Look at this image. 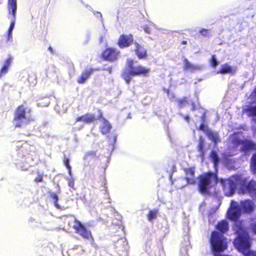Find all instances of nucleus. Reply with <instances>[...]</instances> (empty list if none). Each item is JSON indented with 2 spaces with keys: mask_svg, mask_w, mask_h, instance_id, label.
Here are the masks:
<instances>
[{
  "mask_svg": "<svg viewBox=\"0 0 256 256\" xmlns=\"http://www.w3.org/2000/svg\"><path fill=\"white\" fill-rule=\"evenodd\" d=\"M224 194L232 196L236 188H239L243 193H249L252 197L256 196V182L250 180L247 183L246 178L242 176H235L228 179L221 180Z\"/></svg>",
  "mask_w": 256,
  "mask_h": 256,
  "instance_id": "obj_1",
  "label": "nucleus"
},
{
  "mask_svg": "<svg viewBox=\"0 0 256 256\" xmlns=\"http://www.w3.org/2000/svg\"><path fill=\"white\" fill-rule=\"evenodd\" d=\"M236 223L234 230L238 234V236L234 240V244L238 250L241 252L244 256H256V252L250 250V244L248 232H252L253 234H256V218H252L250 221V227L247 230L239 228Z\"/></svg>",
  "mask_w": 256,
  "mask_h": 256,
  "instance_id": "obj_2",
  "label": "nucleus"
},
{
  "mask_svg": "<svg viewBox=\"0 0 256 256\" xmlns=\"http://www.w3.org/2000/svg\"><path fill=\"white\" fill-rule=\"evenodd\" d=\"M254 202L250 200L241 201L240 205L234 200L232 201L230 207L228 210L227 215L228 218L229 219L235 222L234 228L236 226V223L240 222L241 224H238L239 228L243 229L244 230H246L245 228L243 226V223L237 220L241 214L242 210L246 212H250L254 210Z\"/></svg>",
  "mask_w": 256,
  "mask_h": 256,
  "instance_id": "obj_3",
  "label": "nucleus"
},
{
  "mask_svg": "<svg viewBox=\"0 0 256 256\" xmlns=\"http://www.w3.org/2000/svg\"><path fill=\"white\" fill-rule=\"evenodd\" d=\"M133 60L128 59L126 62V68L122 74V77L128 84L131 80V76L145 75L149 72V69L142 66H134Z\"/></svg>",
  "mask_w": 256,
  "mask_h": 256,
  "instance_id": "obj_4",
  "label": "nucleus"
},
{
  "mask_svg": "<svg viewBox=\"0 0 256 256\" xmlns=\"http://www.w3.org/2000/svg\"><path fill=\"white\" fill-rule=\"evenodd\" d=\"M218 182L216 176L213 174H204L200 176L199 182L200 191L202 194L206 193L209 188L215 186Z\"/></svg>",
  "mask_w": 256,
  "mask_h": 256,
  "instance_id": "obj_5",
  "label": "nucleus"
},
{
  "mask_svg": "<svg viewBox=\"0 0 256 256\" xmlns=\"http://www.w3.org/2000/svg\"><path fill=\"white\" fill-rule=\"evenodd\" d=\"M30 120V112L24 106H20L15 112L13 124L15 126L20 127Z\"/></svg>",
  "mask_w": 256,
  "mask_h": 256,
  "instance_id": "obj_6",
  "label": "nucleus"
},
{
  "mask_svg": "<svg viewBox=\"0 0 256 256\" xmlns=\"http://www.w3.org/2000/svg\"><path fill=\"white\" fill-rule=\"evenodd\" d=\"M65 220L66 222L68 223L69 226L73 224L72 226L76 232L84 238L88 240L92 237L90 232L88 231L80 222L77 220L74 217L72 216L68 217L66 218Z\"/></svg>",
  "mask_w": 256,
  "mask_h": 256,
  "instance_id": "obj_7",
  "label": "nucleus"
},
{
  "mask_svg": "<svg viewBox=\"0 0 256 256\" xmlns=\"http://www.w3.org/2000/svg\"><path fill=\"white\" fill-rule=\"evenodd\" d=\"M8 8L9 12L10 13L12 12L14 17V20L11 22L8 30V40H9L12 38V32L15 25L16 14L17 8L16 0H8Z\"/></svg>",
  "mask_w": 256,
  "mask_h": 256,
  "instance_id": "obj_8",
  "label": "nucleus"
},
{
  "mask_svg": "<svg viewBox=\"0 0 256 256\" xmlns=\"http://www.w3.org/2000/svg\"><path fill=\"white\" fill-rule=\"evenodd\" d=\"M242 111L246 116L251 117L256 122V104H250L243 107ZM254 136L256 137V125L253 126Z\"/></svg>",
  "mask_w": 256,
  "mask_h": 256,
  "instance_id": "obj_9",
  "label": "nucleus"
},
{
  "mask_svg": "<svg viewBox=\"0 0 256 256\" xmlns=\"http://www.w3.org/2000/svg\"><path fill=\"white\" fill-rule=\"evenodd\" d=\"M234 143L237 146L240 145L242 146L240 148H242L244 150H256V144L250 140H241L240 138H237L234 140Z\"/></svg>",
  "mask_w": 256,
  "mask_h": 256,
  "instance_id": "obj_10",
  "label": "nucleus"
},
{
  "mask_svg": "<svg viewBox=\"0 0 256 256\" xmlns=\"http://www.w3.org/2000/svg\"><path fill=\"white\" fill-rule=\"evenodd\" d=\"M118 52L115 49L108 48L106 49L102 54V57L106 60L114 61L117 59Z\"/></svg>",
  "mask_w": 256,
  "mask_h": 256,
  "instance_id": "obj_11",
  "label": "nucleus"
},
{
  "mask_svg": "<svg viewBox=\"0 0 256 256\" xmlns=\"http://www.w3.org/2000/svg\"><path fill=\"white\" fill-rule=\"evenodd\" d=\"M133 41L132 35H122L118 40V44L120 48L130 46Z\"/></svg>",
  "mask_w": 256,
  "mask_h": 256,
  "instance_id": "obj_12",
  "label": "nucleus"
},
{
  "mask_svg": "<svg viewBox=\"0 0 256 256\" xmlns=\"http://www.w3.org/2000/svg\"><path fill=\"white\" fill-rule=\"evenodd\" d=\"M237 70L236 66H232L228 64H225L221 66L220 70L218 72V74H234L237 72Z\"/></svg>",
  "mask_w": 256,
  "mask_h": 256,
  "instance_id": "obj_13",
  "label": "nucleus"
},
{
  "mask_svg": "<svg viewBox=\"0 0 256 256\" xmlns=\"http://www.w3.org/2000/svg\"><path fill=\"white\" fill-rule=\"evenodd\" d=\"M202 65H194L188 61V60L184 59V70L194 72L196 70H199L202 68Z\"/></svg>",
  "mask_w": 256,
  "mask_h": 256,
  "instance_id": "obj_14",
  "label": "nucleus"
},
{
  "mask_svg": "<svg viewBox=\"0 0 256 256\" xmlns=\"http://www.w3.org/2000/svg\"><path fill=\"white\" fill-rule=\"evenodd\" d=\"M136 47V54L139 58H143L146 56V51L142 46L138 44L137 42L134 43Z\"/></svg>",
  "mask_w": 256,
  "mask_h": 256,
  "instance_id": "obj_15",
  "label": "nucleus"
},
{
  "mask_svg": "<svg viewBox=\"0 0 256 256\" xmlns=\"http://www.w3.org/2000/svg\"><path fill=\"white\" fill-rule=\"evenodd\" d=\"M92 72L91 68L84 70L82 74L78 78V82L79 84H84L88 79Z\"/></svg>",
  "mask_w": 256,
  "mask_h": 256,
  "instance_id": "obj_16",
  "label": "nucleus"
},
{
  "mask_svg": "<svg viewBox=\"0 0 256 256\" xmlns=\"http://www.w3.org/2000/svg\"><path fill=\"white\" fill-rule=\"evenodd\" d=\"M194 170L195 168H188L185 170V172L187 175V177L186 178L188 184H192L194 182V180L193 178L194 174Z\"/></svg>",
  "mask_w": 256,
  "mask_h": 256,
  "instance_id": "obj_17",
  "label": "nucleus"
},
{
  "mask_svg": "<svg viewBox=\"0 0 256 256\" xmlns=\"http://www.w3.org/2000/svg\"><path fill=\"white\" fill-rule=\"evenodd\" d=\"M101 131L103 134H106L109 132L111 129V126L109 122L104 118L102 120Z\"/></svg>",
  "mask_w": 256,
  "mask_h": 256,
  "instance_id": "obj_18",
  "label": "nucleus"
},
{
  "mask_svg": "<svg viewBox=\"0 0 256 256\" xmlns=\"http://www.w3.org/2000/svg\"><path fill=\"white\" fill-rule=\"evenodd\" d=\"M94 117L92 114H86L76 118V122L82 121L84 122H90L94 120Z\"/></svg>",
  "mask_w": 256,
  "mask_h": 256,
  "instance_id": "obj_19",
  "label": "nucleus"
},
{
  "mask_svg": "<svg viewBox=\"0 0 256 256\" xmlns=\"http://www.w3.org/2000/svg\"><path fill=\"white\" fill-rule=\"evenodd\" d=\"M206 134L208 138L212 140L215 144H216L218 142L219 138L217 132L211 130H208L206 132Z\"/></svg>",
  "mask_w": 256,
  "mask_h": 256,
  "instance_id": "obj_20",
  "label": "nucleus"
},
{
  "mask_svg": "<svg viewBox=\"0 0 256 256\" xmlns=\"http://www.w3.org/2000/svg\"><path fill=\"white\" fill-rule=\"evenodd\" d=\"M217 228L222 232H224L228 229V223L226 221L223 220L218 222Z\"/></svg>",
  "mask_w": 256,
  "mask_h": 256,
  "instance_id": "obj_21",
  "label": "nucleus"
},
{
  "mask_svg": "<svg viewBox=\"0 0 256 256\" xmlns=\"http://www.w3.org/2000/svg\"><path fill=\"white\" fill-rule=\"evenodd\" d=\"M12 60V59L10 58H8L6 60L4 66L2 67V68L1 70V71H0L1 75L6 74L8 72V68L10 66Z\"/></svg>",
  "mask_w": 256,
  "mask_h": 256,
  "instance_id": "obj_22",
  "label": "nucleus"
},
{
  "mask_svg": "<svg viewBox=\"0 0 256 256\" xmlns=\"http://www.w3.org/2000/svg\"><path fill=\"white\" fill-rule=\"evenodd\" d=\"M250 104H256V88L254 90L248 98Z\"/></svg>",
  "mask_w": 256,
  "mask_h": 256,
  "instance_id": "obj_23",
  "label": "nucleus"
},
{
  "mask_svg": "<svg viewBox=\"0 0 256 256\" xmlns=\"http://www.w3.org/2000/svg\"><path fill=\"white\" fill-rule=\"evenodd\" d=\"M158 214V210H152L150 212L148 215V219L150 221L156 218Z\"/></svg>",
  "mask_w": 256,
  "mask_h": 256,
  "instance_id": "obj_24",
  "label": "nucleus"
},
{
  "mask_svg": "<svg viewBox=\"0 0 256 256\" xmlns=\"http://www.w3.org/2000/svg\"><path fill=\"white\" fill-rule=\"evenodd\" d=\"M50 196L54 200V206L57 208H60V206L58 204V196L54 192H51L50 193Z\"/></svg>",
  "mask_w": 256,
  "mask_h": 256,
  "instance_id": "obj_25",
  "label": "nucleus"
},
{
  "mask_svg": "<svg viewBox=\"0 0 256 256\" xmlns=\"http://www.w3.org/2000/svg\"><path fill=\"white\" fill-rule=\"evenodd\" d=\"M210 158L216 167L218 162V158L216 154L214 152H212L210 154Z\"/></svg>",
  "mask_w": 256,
  "mask_h": 256,
  "instance_id": "obj_26",
  "label": "nucleus"
},
{
  "mask_svg": "<svg viewBox=\"0 0 256 256\" xmlns=\"http://www.w3.org/2000/svg\"><path fill=\"white\" fill-rule=\"evenodd\" d=\"M251 168L254 173L256 172V154H254L252 159Z\"/></svg>",
  "mask_w": 256,
  "mask_h": 256,
  "instance_id": "obj_27",
  "label": "nucleus"
},
{
  "mask_svg": "<svg viewBox=\"0 0 256 256\" xmlns=\"http://www.w3.org/2000/svg\"><path fill=\"white\" fill-rule=\"evenodd\" d=\"M151 26H154V27L155 26V25L153 24V23H150V24L148 25H147L146 26H144V32H146V33H148V34H150V28Z\"/></svg>",
  "mask_w": 256,
  "mask_h": 256,
  "instance_id": "obj_28",
  "label": "nucleus"
},
{
  "mask_svg": "<svg viewBox=\"0 0 256 256\" xmlns=\"http://www.w3.org/2000/svg\"><path fill=\"white\" fill-rule=\"evenodd\" d=\"M210 64L212 66L215 68L218 65V62L214 56H212L210 61Z\"/></svg>",
  "mask_w": 256,
  "mask_h": 256,
  "instance_id": "obj_29",
  "label": "nucleus"
},
{
  "mask_svg": "<svg viewBox=\"0 0 256 256\" xmlns=\"http://www.w3.org/2000/svg\"><path fill=\"white\" fill-rule=\"evenodd\" d=\"M64 164L66 166V168H68V173H69L70 175V176L72 174L71 166H70V165L69 164V160L68 158L64 160Z\"/></svg>",
  "mask_w": 256,
  "mask_h": 256,
  "instance_id": "obj_30",
  "label": "nucleus"
},
{
  "mask_svg": "<svg viewBox=\"0 0 256 256\" xmlns=\"http://www.w3.org/2000/svg\"><path fill=\"white\" fill-rule=\"evenodd\" d=\"M178 102L180 106H185L187 104H188V102L186 99L180 100H178Z\"/></svg>",
  "mask_w": 256,
  "mask_h": 256,
  "instance_id": "obj_31",
  "label": "nucleus"
},
{
  "mask_svg": "<svg viewBox=\"0 0 256 256\" xmlns=\"http://www.w3.org/2000/svg\"><path fill=\"white\" fill-rule=\"evenodd\" d=\"M200 33L203 36H207L208 34V30L202 28L200 30Z\"/></svg>",
  "mask_w": 256,
  "mask_h": 256,
  "instance_id": "obj_32",
  "label": "nucleus"
},
{
  "mask_svg": "<svg viewBox=\"0 0 256 256\" xmlns=\"http://www.w3.org/2000/svg\"><path fill=\"white\" fill-rule=\"evenodd\" d=\"M68 186L71 188L74 187V180L73 178H71L69 180Z\"/></svg>",
  "mask_w": 256,
  "mask_h": 256,
  "instance_id": "obj_33",
  "label": "nucleus"
},
{
  "mask_svg": "<svg viewBox=\"0 0 256 256\" xmlns=\"http://www.w3.org/2000/svg\"><path fill=\"white\" fill-rule=\"evenodd\" d=\"M42 180V176H39L38 178H36V181L37 182H40Z\"/></svg>",
  "mask_w": 256,
  "mask_h": 256,
  "instance_id": "obj_34",
  "label": "nucleus"
},
{
  "mask_svg": "<svg viewBox=\"0 0 256 256\" xmlns=\"http://www.w3.org/2000/svg\"><path fill=\"white\" fill-rule=\"evenodd\" d=\"M200 129L202 130H204V124H201L200 126Z\"/></svg>",
  "mask_w": 256,
  "mask_h": 256,
  "instance_id": "obj_35",
  "label": "nucleus"
},
{
  "mask_svg": "<svg viewBox=\"0 0 256 256\" xmlns=\"http://www.w3.org/2000/svg\"><path fill=\"white\" fill-rule=\"evenodd\" d=\"M184 119L186 120L187 122H188V120H189V117L188 116H186V117L184 118Z\"/></svg>",
  "mask_w": 256,
  "mask_h": 256,
  "instance_id": "obj_36",
  "label": "nucleus"
},
{
  "mask_svg": "<svg viewBox=\"0 0 256 256\" xmlns=\"http://www.w3.org/2000/svg\"><path fill=\"white\" fill-rule=\"evenodd\" d=\"M192 110H194V104L193 102H192Z\"/></svg>",
  "mask_w": 256,
  "mask_h": 256,
  "instance_id": "obj_37",
  "label": "nucleus"
},
{
  "mask_svg": "<svg viewBox=\"0 0 256 256\" xmlns=\"http://www.w3.org/2000/svg\"><path fill=\"white\" fill-rule=\"evenodd\" d=\"M168 96H169L170 98H173L172 94V95H170V94H169V92H168Z\"/></svg>",
  "mask_w": 256,
  "mask_h": 256,
  "instance_id": "obj_38",
  "label": "nucleus"
},
{
  "mask_svg": "<svg viewBox=\"0 0 256 256\" xmlns=\"http://www.w3.org/2000/svg\"><path fill=\"white\" fill-rule=\"evenodd\" d=\"M201 142L200 144V148H201Z\"/></svg>",
  "mask_w": 256,
  "mask_h": 256,
  "instance_id": "obj_39",
  "label": "nucleus"
},
{
  "mask_svg": "<svg viewBox=\"0 0 256 256\" xmlns=\"http://www.w3.org/2000/svg\"><path fill=\"white\" fill-rule=\"evenodd\" d=\"M49 49H50V50H52L51 47H49Z\"/></svg>",
  "mask_w": 256,
  "mask_h": 256,
  "instance_id": "obj_40",
  "label": "nucleus"
}]
</instances>
